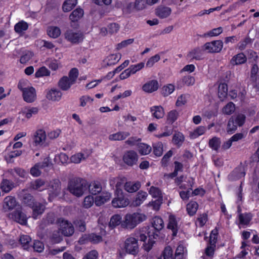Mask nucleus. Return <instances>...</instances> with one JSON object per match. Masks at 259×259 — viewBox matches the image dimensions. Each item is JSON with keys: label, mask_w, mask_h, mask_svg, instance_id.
I'll use <instances>...</instances> for the list:
<instances>
[{"label": "nucleus", "mask_w": 259, "mask_h": 259, "mask_svg": "<svg viewBox=\"0 0 259 259\" xmlns=\"http://www.w3.org/2000/svg\"><path fill=\"white\" fill-rule=\"evenodd\" d=\"M152 225L156 231L155 233H151L150 231L147 232L146 229L136 233V237L139 238L140 241L144 242L143 247L146 251H149L152 249L155 242V239L158 236L156 232L161 231L164 226L163 220L157 216L153 218Z\"/></svg>", "instance_id": "nucleus-1"}, {"label": "nucleus", "mask_w": 259, "mask_h": 259, "mask_svg": "<svg viewBox=\"0 0 259 259\" xmlns=\"http://www.w3.org/2000/svg\"><path fill=\"white\" fill-rule=\"evenodd\" d=\"M147 216L143 213L135 212L126 214L122 222V227L128 229L135 228L138 224L145 221Z\"/></svg>", "instance_id": "nucleus-2"}, {"label": "nucleus", "mask_w": 259, "mask_h": 259, "mask_svg": "<svg viewBox=\"0 0 259 259\" xmlns=\"http://www.w3.org/2000/svg\"><path fill=\"white\" fill-rule=\"evenodd\" d=\"M69 191L76 197H80L88 190V185L76 180L70 182L68 186Z\"/></svg>", "instance_id": "nucleus-3"}, {"label": "nucleus", "mask_w": 259, "mask_h": 259, "mask_svg": "<svg viewBox=\"0 0 259 259\" xmlns=\"http://www.w3.org/2000/svg\"><path fill=\"white\" fill-rule=\"evenodd\" d=\"M24 203L30 206L33 210L32 217L36 219L38 215L42 214L45 210V206L39 203H34L33 197L29 194L26 195L23 198Z\"/></svg>", "instance_id": "nucleus-4"}, {"label": "nucleus", "mask_w": 259, "mask_h": 259, "mask_svg": "<svg viewBox=\"0 0 259 259\" xmlns=\"http://www.w3.org/2000/svg\"><path fill=\"white\" fill-rule=\"evenodd\" d=\"M49 192V200L52 201L53 199L58 196L61 192V183L59 179H53L47 185Z\"/></svg>", "instance_id": "nucleus-5"}, {"label": "nucleus", "mask_w": 259, "mask_h": 259, "mask_svg": "<svg viewBox=\"0 0 259 259\" xmlns=\"http://www.w3.org/2000/svg\"><path fill=\"white\" fill-rule=\"evenodd\" d=\"M123 248L125 252L132 255H136L139 251L138 239L134 237L130 236L124 241Z\"/></svg>", "instance_id": "nucleus-6"}, {"label": "nucleus", "mask_w": 259, "mask_h": 259, "mask_svg": "<svg viewBox=\"0 0 259 259\" xmlns=\"http://www.w3.org/2000/svg\"><path fill=\"white\" fill-rule=\"evenodd\" d=\"M115 197L112 201V205L115 208L125 207L129 204L128 199L126 198L122 190L114 192Z\"/></svg>", "instance_id": "nucleus-7"}, {"label": "nucleus", "mask_w": 259, "mask_h": 259, "mask_svg": "<svg viewBox=\"0 0 259 259\" xmlns=\"http://www.w3.org/2000/svg\"><path fill=\"white\" fill-rule=\"evenodd\" d=\"M2 206L4 211L8 212L14 209H18L19 204L14 197L7 196L4 199Z\"/></svg>", "instance_id": "nucleus-8"}, {"label": "nucleus", "mask_w": 259, "mask_h": 259, "mask_svg": "<svg viewBox=\"0 0 259 259\" xmlns=\"http://www.w3.org/2000/svg\"><path fill=\"white\" fill-rule=\"evenodd\" d=\"M139 156L136 152L133 150L126 151L122 157L124 163L128 166H132L137 164Z\"/></svg>", "instance_id": "nucleus-9"}, {"label": "nucleus", "mask_w": 259, "mask_h": 259, "mask_svg": "<svg viewBox=\"0 0 259 259\" xmlns=\"http://www.w3.org/2000/svg\"><path fill=\"white\" fill-rule=\"evenodd\" d=\"M223 43L220 40L206 42L203 46V50L208 53H219L223 49Z\"/></svg>", "instance_id": "nucleus-10"}, {"label": "nucleus", "mask_w": 259, "mask_h": 259, "mask_svg": "<svg viewBox=\"0 0 259 259\" xmlns=\"http://www.w3.org/2000/svg\"><path fill=\"white\" fill-rule=\"evenodd\" d=\"M49 159L48 158L44 159L42 162L36 163L30 168V174L34 177L39 176L41 173V169L49 166Z\"/></svg>", "instance_id": "nucleus-11"}, {"label": "nucleus", "mask_w": 259, "mask_h": 259, "mask_svg": "<svg viewBox=\"0 0 259 259\" xmlns=\"http://www.w3.org/2000/svg\"><path fill=\"white\" fill-rule=\"evenodd\" d=\"M9 217L21 225H25L27 224V218L26 215L18 208L15 211L10 213Z\"/></svg>", "instance_id": "nucleus-12"}, {"label": "nucleus", "mask_w": 259, "mask_h": 259, "mask_svg": "<svg viewBox=\"0 0 259 259\" xmlns=\"http://www.w3.org/2000/svg\"><path fill=\"white\" fill-rule=\"evenodd\" d=\"M33 142L36 146L45 145L46 143L47 135L45 131L42 129L36 131L33 137Z\"/></svg>", "instance_id": "nucleus-13"}, {"label": "nucleus", "mask_w": 259, "mask_h": 259, "mask_svg": "<svg viewBox=\"0 0 259 259\" xmlns=\"http://www.w3.org/2000/svg\"><path fill=\"white\" fill-rule=\"evenodd\" d=\"M180 226V219L174 215L170 214L169 216L167 228L171 230L174 236L177 235Z\"/></svg>", "instance_id": "nucleus-14"}, {"label": "nucleus", "mask_w": 259, "mask_h": 259, "mask_svg": "<svg viewBox=\"0 0 259 259\" xmlns=\"http://www.w3.org/2000/svg\"><path fill=\"white\" fill-rule=\"evenodd\" d=\"M121 58V54L116 53L107 56L103 61L102 65L103 67L116 64Z\"/></svg>", "instance_id": "nucleus-15"}, {"label": "nucleus", "mask_w": 259, "mask_h": 259, "mask_svg": "<svg viewBox=\"0 0 259 259\" xmlns=\"http://www.w3.org/2000/svg\"><path fill=\"white\" fill-rule=\"evenodd\" d=\"M62 96L61 92L56 88L48 89L46 91V98L51 101H59L61 100Z\"/></svg>", "instance_id": "nucleus-16"}, {"label": "nucleus", "mask_w": 259, "mask_h": 259, "mask_svg": "<svg viewBox=\"0 0 259 259\" xmlns=\"http://www.w3.org/2000/svg\"><path fill=\"white\" fill-rule=\"evenodd\" d=\"M65 37L72 43H78L82 39V34L80 32L68 30L65 34Z\"/></svg>", "instance_id": "nucleus-17"}, {"label": "nucleus", "mask_w": 259, "mask_h": 259, "mask_svg": "<svg viewBox=\"0 0 259 259\" xmlns=\"http://www.w3.org/2000/svg\"><path fill=\"white\" fill-rule=\"evenodd\" d=\"M60 230L65 236L71 235L74 232L73 226L66 220H62L60 222Z\"/></svg>", "instance_id": "nucleus-18"}, {"label": "nucleus", "mask_w": 259, "mask_h": 259, "mask_svg": "<svg viewBox=\"0 0 259 259\" xmlns=\"http://www.w3.org/2000/svg\"><path fill=\"white\" fill-rule=\"evenodd\" d=\"M23 97L24 100L27 103L34 102L36 98L35 89L33 87H31L27 90H24Z\"/></svg>", "instance_id": "nucleus-19"}, {"label": "nucleus", "mask_w": 259, "mask_h": 259, "mask_svg": "<svg viewBox=\"0 0 259 259\" xmlns=\"http://www.w3.org/2000/svg\"><path fill=\"white\" fill-rule=\"evenodd\" d=\"M159 84L156 80H151L146 82L142 87V90L146 93H151L158 90Z\"/></svg>", "instance_id": "nucleus-20"}, {"label": "nucleus", "mask_w": 259, "mask_h": 259, "mask_svg": "<svg viewBox=\"0 0 259 259\" xmlns=\"http://www.w3.org/2000/svg\"><path fill=\"white\" fill-rule=\"evenodd\" d=\"M90 152L87 151H84L76 153L70 157V161L74 163H79L82 160H85L89 157Z\"/></svg>", "instance_id": "nucleus-21"}, {"label": "nucleus", "mask_w": 259, "mask_h": 259, "mask_svg": "<svg viewBox=\"0 0 259 259\" xmlns=\"http://www.w3.org/2000/svg\"><path fill=\"white\" fill-rule=\"evenodd\" d=\"M148 196V195L146 192L143 191H139L132 201V205L134 206L141 205L146 200Z\"/></svg>", "instance_id": "nucleus-22"}, {"label": "nucleus", "mask_w": 259, "mask_h": 259, "mask_svg": "<svg viewBox=\"0 0 259 259\" xmlns=\"http://www.w3.org/2000/svg\"><path fill=\"white\" fill-rule=\"evenodd\" d=\"M111 194L108 192H103L95 198V203L97 206H101L110 200Z\"/></svg>", "instance_id": "nucleus-23"}, {"label": "nucleus", "mask_w": 259, "mask_h": 259, "mask_svg": "<svg viewBox=\"0 0 259 259\" xmlns=\"http://www.w3.org/2000/svg\"><path fill=\"white\" fill-rule=\"evenodd\" d=\"M125 180L124 178L116 177L112 178L110 180V185L113 188H115V192L118 190H122L121 187L125 184Z\"/></svg>", "instance_id": "nucleus-24"}, {"label": "nucleus", "mask_w": 259, "mask_h": 259, "mask_svg": "<svg viewBox=\"0 0 259 259\" xmlns=\"http://www.w3.org/2000/svg\"><path fill=\"white\" fill-rule=\"evenodd\" d=\"M152 116L157 119L162 118L165 114L163 108L161 106H153L150 108Z\"/></svg>", "instance_id": "nucleus-25"}, {"label": "nucleus", "mask_w": 259, "mask_h": 259, "mask_svg": "<svg viewBox=\"0 0 259 259\" xmlns=\"http://www.w3.org/2000/svg\"><path fill=\"white\" fill-rule=\"evenodd\" d=\"M156 15L160 18L168 17L171 13V9L168 7L159 6L156 9Z\"/></svg>", "instance_id": "nucleus-26"}, {"label": "nucleus", "mask_w": 259, "mask_h": 259, "mask_svg": "<svg viewBox=\"0 0 259 259\" xmlns=\"http://www.w3.org/2000/svg\"><path fill=\"white\" fill-rule=\"evenodd\" d=\"M140 182H127L124 185V190L128 193H134L138 191L141 187Z\"/></svg>", "instance_id": "nucleus-27"}, {"label": "nucleus", "mask_w": 259, "mask_h": 259, "mask_svg": "<svg viewBox=\"0 0 259 259\" xmlns=\"http://www.w3.org/2000/svg\"><path fill=\"white\" fill-rule=\"evenodd\" d=\"M203 48H196L190 51L187 54V57L190 60H200L202 57Z\"/></svg>", "instance_id": "nucleus-28"}, {"label": "nucleus", "mask_w": 259, "mask_h": 259, "mask_svg": "<svg viewBox=\"0 0 259 259\" xmlns=\"http://www.w3.org/2000/svg\"><path fill=\"white\" fill-rule=\"evenodd\" d=\"M130 135L128 132L122 131L110 135L108 139L110 141H121L125 139Z\"/></svg>", "instance_id": "nucleus-29"}, {"label": "nucleus", "mask_w": 259, "mask_h": 259, "mask_svg": "<svg viewBox=\"0 0 259 259\" xmlns=\"http://www.w3.org/2000/svg\"><path fill=\"white\" fill-rule=\"evenodd\" d=\"M247 61V58L243 53H239L232 57L230 63L233 65H238L245 63Z\"/></svg>", "instance_id": "nucleus-30"}, {"label": "nucleus", "mask_w": 259, "mask_h": 259, "mask_svg": "<svg viewBox=\"0 0 259 259\" xmlns=\"http://www.w3.org/2000/svg\"><path fill=\"white\" fill-rule=\"evenodd\" d=\"M74 83L69 78H68L67 76H64L59 80L58 84L62 90L67 91Z\"/></svg>", "instance_id": "nucleus-31"}, {"label": "nucleus", "mask_w": 259, "mask_h": 259, "mask_svg": "<svg viewBox=\"0 0 259 259\" xmlns=\"http://www.w3.org/2000/svg\"><path fill=\"white\" fill-rule=\"evenodd\" d=\"M28 28V23L23 20L19 21L14 26L15 32L20 35H22Z\"/></svg>", "instance_id": "nucleus-32"}, {"label": "nucleus", "mask_w": 259, "mask_h": 259, "mask_svg": "<svg viewBox=\"0 0 259 259\" xmlns=\"http://www.w3.org/2000/svg\"><path fill=\"white\" fill-rule=\"evenodd\" d=\"M206 132V127L204 126H198L193 131L190 132L189 136L192 139H196L203 135Z\"/></svg>", "instance_id": "nucleus-33"}, {"label": "nucleus", "mask_w": 259, "mask_h": 259, "mask_svg": "<svg viewBox=\"0 0 259 259\" xmlns=\"http://www.w3.org/2000/svg\"><path fill=\"white\" fill-rule=\"evenodd\" d=\"M31 187L34 190L41 191L47 188V185L42 180L37 179L31 183Z\"/></svg>", "instance_id": "nucleus-34"}, {"label": "nucleus", "mask_w": 259, "mask_h": 259, "mask_svg": "<svg viewBox=\"0 0 259 259\" xmlns=\"http://www.w3.org/2000/svg\"><path fill=\"white\" fill-rule=\"evenodd\" d=\"M83 14L84 12L82 9L77 8L71 13L69 19L71 22H76L82 17Z\"/></svg>", "instance_id": "nucleus-35"}, {"label": "nucleus", "mask_w": 259, "mask_h": 259, "mask_svg": "<svg viewBox=\"0 0 259 259\" xmlns=\"http://www.w3.org/2000/svg\"><path fill=\"white\" fill-rule=\"evenodd\" d=\"M228 95V86L227 84L222 83L218 87V97L221 101H224Z\"/></svg>", "instance_id": "nucleus-36"}, {"label": "nucleus", "mask_w": 259, "mask_h": 259, "mask_svg": "<svg viewBox=\"0 0 259 259\" xmlns=\"http://www.w3.org/2000/svg\"><path fill=\"white\" fill-rule=\"evenodd\" d=\"M122 217L120 214H116L111 217L109 223V226L110 228H114L119 225L122 227Z\"/></svg>", "instance_id": "nucleus-37"}, {"label": "nucleus", "mask_w": 259, "mask_h": 259, "mask_svg": "<svg viewBox=\"0 0 259 259\" xmlns=\"http://www.w3.org/2000/svg\"><path fill=\"white\" fill-rule=\"evenodd\" d=\"M14 187V184L11 181L4 179L0 184L2 191L5 193H9Z\"/></svg>", "instance_id": "nucleus-38"}, {"label": "nucleus", "mask_w": 259, "mask_h": 259, "mask_svg": "<svg viewBox=\"0 0 259 259\" xmlns=\"http://www.w3.org/2000/svg\"><path fill=\"white\" fill-rule=\"evenodd\" d=\"M47 33L50 37L56 38L60 35L61 30L57 26H52L48 28Z\"/></svg>", "instance_id": "nucleus-39"}, {"label": "nucleus", "mask_w": 259, "mask_h": 259, "mask_svg": "<svg viewBox=\"0 0 259 259\" xmlns=\"http://www.w3.org/2000/svg\"><path fill=\"white\" fill-rule=\"evenodd\" d=\"M88 189L90 194L96 195L102 191V187L99 184L93 183L88 186Z\"/></svg>", "instance_id": "nucleus-40"}, {"label": "nucleus", "mask_w": 259, "mask_h": 259, "mask_svg": "<svg viewBox=\"0 0 259 259\" xmlns=\"http://www.w3.org/2000/svg\"><path fill=\"white\" fill-rule=\"evenodd\" d=\"M138 150L141 155H146L151 152L152 148L150 146L147 144L140 143L138 145Z\"/></svg>", "instance_id": "nucleus-41"}, {"label": "nucleus", "mask_w": 259, "mask_h": 259, "mask_svg": "<svg viewBox=\"0 0 259 259\" xmlns=\"http://www.w3.org/2000/svg\"><path fill=\"white\" fill-rule=\"evenodd\" d=\"M198 204L196 202L193 201H190L187 205V211L188 212V213L190 215H193L196 213L198 209Z\"/></svg>", "instance_id": "nucleus-42"}, {"label": "nucleus", "mask_w": 259, "mask_h": 259, "mask_svg": "<svg viewBox=\"0 0 259 259\" xmlns=\"http://www.w3.org/2000/svg\"><path fill=\"white\" fill-rule=\"evenodd\" d=\"M77 4V0H65L62 6L64 12H69Z\"/></svg>", "instance_id": "nucleus-43"}, {"label": "nucleus", "mask_w": 259, "mask_h": 259, "mask_svg": "<svg viewBox=\"0 0 259 259\" xmlns=\"http://www.w3.org/2000/svg\"><path fill=\"white\" fill-rule=\"evenodd\" d=\"M179 112L176 110H172L167 113V121L168 123H173L178 119Z\"/></svg>", "instance_id": "nucleus-44"}, {"label": "nucleus", "mask_w": 259, "mask_h": 259, "mask_svg": "<svg viewBox=\"0 0 259 259\" xmlns=\"http://www.w3.org/2000/svg\"><path fill=\"white\" fill-rule=\"evenodd\" d=\"M148 192L153 198L160 199L163 197L162 192L158 187L151 186L148 190Z\"/></svg>", "instance_id": "nucleus-45"}, {"label": "nucleus", "mask_w": 259, "mask_h": 259, "mask_svg": "<svg viewBox=\"0 0 259 259\" xmlns=\"http://www.w3.org/2000/svg\"><path fill=\"white\" fill-rule=\"evenodd\" d=\"M235 110V106L232 102L228 103L222 109V111L224 114L230 115L232 114Z\"/></svg>", "instance_id": "nucleus-46"}, {"label": "nucleus", "mask_w": 259, "mask_h": 259, "mask_svg": "<svg viewBox=\"0 0 259 259\" xmlns=\"http://www.w3.org/2000/svg\"><path fill=\"white\" fill-rule=\"evenodd\" d=\"M237 124L234 121V118L232 117L229 120L227 127V132L229 134H233L237 128Z\"/></svg>", "instance_id": "nucleus-47"}, {"label": "nucleus", "mask_w": 259, "mask_h": 259, "mask_svg": "<svg viewBox=\"0 0 259 259\" xmlns=\"http://www.w3.org/2000/svg\"><path fill=\"white\" fill-rule=\"evenodd\" d=\"M221 140L217 137H213L209 141V147L214 150L218 151L220 147Z\"/></svg>", "instance_id": "nucleus-48"}, {"label": "nucleus", "mask_w": 259, "mask_h": 259, "mask_svg": "<svg viewBox=\"0 0 259 259\" xmlns=\"http://www.w3.org/2000/svg\"><path fill=\"white\" fill-rule=\"evenodd\" d=\"M183 168V165L182 163L179 162H175V171L174 172L169 174L164 175V177L168 178H173L178 175V172L182 170Z\"/></svg>", "instance_id": "nucleus-49"}, {"label": "nucleus", "mask_w": 259, "mask_h": 259, "mask_svg": "<svg viewBox=\"0 0 259 259\" xmlns=\"http://www.w3.org/2000/svg\"><path fill=\"white\" fill-rule=\"evenodd\" d=\"M153 152L157 156L162 155L163 152V146L161 142H158L153 144Z\"/></svg>", "instance_id": "nucleus-50"}, {"label": "nucleus", "mask_w": 259, "mask_h": 259, "mask_svg": "<svg viewBox=\"0 0 259 259\" xmlns=\"http://www.w3.org/2000/svg\"><path fill=\"white\" fill-rule=\"evenodd\" d=\"M93 101L94 99L89 96H83L79 98V105L80 106L83 107L89 104H92Z\"/></svg>", "instance_id": "nucleus-51"}, {"label": "nucleus", "mask_w": 259, "mask_h": 259, "mask_svg": "<svg viewBox=\"0 0 259 259\" xmlns=\"http://www.w3.org/2000/svg\"><path fill=\"white\" fill-rule=\"evenodd\" d=\"M215 245H209L205 248L204 252V258L208 257L212 258L215 251Z\"/></svg>", "instance_id": "nucleus-52"}, {"label": "nucleus", "mask_w": 259, "mask_h": 259, "mask_svg": "<svg viewBox=\"0 0 259 259\" xmlns=\"http://www.w3.org/2000/svg\"><path fill=\"white\" fill-rule=\"evenodd\" d=\"M95 203V199L93 196L88 195L85 197L82 202V206L85 208L91 207Z\"/></svg>", "instance_id": "nucleus-53"}, {"label": "nucleus", "mask_w": 259, "mask_h": 259, "mask_svg": "<svg viewBox=\"0 0 259 259\" xmlns=\"http://www.w3.org/2000/svg\"><path fill=\"white\" fill-rule=\"evenodd\" d=\"M30 237L28 235H21L20 238V242L22 245L24 249H28L29 247V243L31 241Z\"/></svg>", "instance_id": "nucleus-54"}, {"label": "nucleus", "mask_w": 259, "mask_h": 259, "mask_svg": "<svg viewBox=\"0 0 259 259\" xmlns=\"http://www.w3.org/2000/svg\"><path fill=\"white\" fill-rule=\"evenodd\" d=\"M258 66L256 64L253 65L251 69L250 75V79L252 82H254L257 80L258 77Z\"/></svg>", "instance_id": "nucleus-55"}, {"label": "nucleus", "mask_w": 259, "mask_h": 259, "mask_svg": "<svg viewBox=\"0 0 259 259\" xmlns=\"http://www.w3.org/2000/svg\"><path fill=\"white\" fill-rule=\"evenodd\" d=\"M164 259H176L175 255L173 254V250L169 246H166L163 252Z\"/></svg>", "instance_id": "nucleus-56"}, {"label": "nucleus", "mask_w": 259, "mask_h": 259, "mask_svg": "<svg viewBox=\"0 0 259 259\" xmlns=\"http://www.w3.org/2000/svg\"><path fill=\"white\" fill-rule=\"evenodd\" d=\"M26 117L29 119L33 116L36 115L38 112V109L37 107H32L29 108H25Z\"/></svg>", "instance_id": "nucleus-57"}, {"label": "nucleus", "mask_w": 259, "mask_h": 259, "mask_svg": "<svg viewBox=\"0 0 259 259\" xmlns=\"http://www.w3.org/2000/svg\"><path fill=\"white\" fill-rule=\"evenodd\" d=\"M50 75V71L46 67H41L39 68L35 74V76L37 78L45 76H49Z\"/></svg>", "instance_id": "nucleus-58"}, {"label": "nucleus", "mask_w": 259, "mask_h": 259, "mask_svg": "<svg viewBox=\"0 0 259 259\" xmlns=\"http://www.w3.org/2000/svg\"><path fill=\"white\" fill-rule=\"evenodd\" d=\"M145 66L144 62H140L136 64L131 65L128 68L132 74L136 73L137 72L142 70Z\"/></svg>", "instance_id": "nucleus-59"}, {"label": "nucleus", "mask_w": 259, "mask_h": 259, "mask_svg": "<svg viewBox=\"0 0 259 259\" xmlns=\"http://www.w3.org/2000/svg\"><path fill=\"white\" fill-rule=\"evenodd\" d=\"M189 96L187 95H181L178 97L176 105L177 107H182L185 105L188 100Z\"/></svg>", "instance_id": "nucleus-60"}, {"label": "nucleus", "mask_w": 259, "mask_h": 259, "mask_svg": "<svg viewBox=\"0 0 259 259\" xmlns=\"http://www.w3.org/2000/svg\"><path fill=\"white\" fill-rule=\"evenodd\" d=\"M163 198L157 199L156 200L150 202L147 206L152 207V209L154 210H158L160 209V206L162 203Z\"/></svg>", "instance_id": "nucleus-61"}, {"label": "nucleus", "mask_w": 259, "mask_h": 259, "mask_svg": "<svg viewBox=\"0 0 259 259\" xmlns=\"http://www.w3.org/2000/svg\"><path fill=\"white\" fill-rule=\"evenodd\" d=\"M185 139L184 136L181 133H176L172 138V142L176 145H181Z\"/></svg>", "instance_id": "nucleus-62"}, {"label": "nucleus", "mask_w": 259, "mask_h": 259, "mask_svg": "<svg viewBox=\"0 0 259 259\" xmlns=\"http://www.w3.org/2000/svg\"><path fill=\"white\" fill-rule=\"evenodd\" d=\"M186 251L185 247L182 244H179L176 250L175 257L176 259H182L183 254Z\"/></svg>", "instance_id": "nucleus-63"}, {"label": "nucleus", "mask_w": 259, "mask_h": 259, "mask_svg": "<svg viewBox=\"0 0 259 259\" xmlns=\"http://www.w3.org/2000/svg\"><path fill=\"white\" fill-rule=\"evenodd\" d=\"M32 87L30 86L29 81L27 79H21L18 83V88L22 91V92H24V90H27L29 88Z\"/></svg>", "instance_id": "nucleus-64"}]
</instances>
